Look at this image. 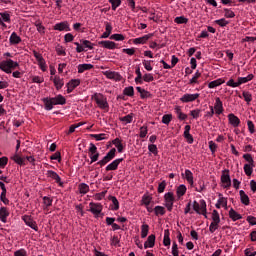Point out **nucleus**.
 Wrapping results in <instances>:
<instances>
[{
  "mask_svg": "<svg viewBox=\"0 0 256 256\" xmlns=\"http://www.w3.org/2000/svg\"><path fill=\"white\" fill-rule=\"evenodd\" d=\"M110 201H112V211H118L119 209V200H117V197L115 196H110Z\"/></svg>",
  "mask_w": 256,
  "mask_h": 256,
  "instance_id": "43",
  "label": "nucleus"
},
{
  "mask_svg": "<svg viewBox=\"0 0 256 256\" xmlns=\"http://www.w3.org/2000/svg\"><path fill=\"white\" fill-rule=\"evenodd\" d=\"M239 195H240L241 203H243V205H249L250 203L249 196L245 193V191L240 190Z\"/></svg>",
  "mask_w": 256,
  "mask_h": 256,
  "instance_id": "37",
  "label": "nucleus"
},
{
  "mask_svg": "<svg viewBox=\"0 0 256 256\" xmlns=\"http://www.w3.org/2000/svg\"><path fill=\"white\" fill-rule=\"evenodd\" d=\"M155 247V234L148 236L147 241L144 243V249H153Z\"/></svg>",
  "mask_w": 256,
  "mask_h": 256,
  "instance_id": "24",
  "label": "nucleus"
},
{
  "mask_svg": "<svg viewBox=\"0 0 256 256\" xmlns=\"http://www.w3.org/2000/svg\"><path fill=\"white\" fill-rule=\"evenodd\" d=\"M216 25H219V27H227V24L229 21H227L225 18H221L218 20H215Z\"/></svg>",
  "mask_w": 256,
  "mask_h": 256,
  "instance_id": "59",
  "label": "nucleus"
},
{
  "mask_svg": "<svg viewBox=\"0 0 256 256\" xmlns=\"http://www.w3.org/2000/svg\"><path fill=\"white\" fill-rule=\"evenodd\" d=\"M112 31H113V26H111V23L106 22L105 32L101 35V39H107L109 35H111Z\"/></svg>",
  "mask_w": 256,
  "mask_h": 256,
  "instance_id": "32",
  "label": "nucleus"
},
{
  "mask_svg": "<svg viewBox=\"0 0 256 256\" xmlns=\"http://www.w3.org/2000/svg\"><path fill=\"white\" fill-rule=\"evenodd\" d=\"M172 120H173V115H172V114H165V115L162 117V123H163L164 125H169Z\"/></svg>",
  "mask_w": 256,
  "mask_h": 256,
  "instance_id": "48",
  "label": "nucleus"
},
{
  "mask_svg": "<svg viewBox=\"0 0 256 256\" xmlns=\"http://www.w3.org/2000/svg\"><path fill=\"white\" fill-rule=\"evenodd\" d=\"M142 79L145 81V83H151V81H155V77H153V74L151 73L144 74Z\"/></svg>",
  "mask_w": 256,
  "mask_h": 256,
  "instance_id": "56",
  "label": "nucleus"
},
{
  "mask_svg": "<svg viewBox=\"0 0 256 256\" xmlns=\"http://www.w3.org/2000/svg\"><path fill=\"white\" fill-rule=\"evenodd\" d=\"M223 83H225V81L223 80V78H218L216 80L211 81L208 84V88L209 89H215L216 87H220V85H223Z\"/></svg>",
  "mask_w": 256,
  "mask_h": 256,
  "instance_id": "31",
  "label": "nucleus"
},
{
  "mask_svg": "<svg viewBox=\"0 0 256 256\" xmlns=\"http://www.w3.org/2000/svg\"><path fill=\"white\" fill-rule=\"evenodd\" d=\"M46 175L47 177H50V179H53L56 183L61 185V177L59 176V174H57V172L53 170H48Z\"/></svg>",
  "mask_w": 256,
  "mask_h": 256,
  "instance_id": "26",
  "label": "nucleus"
},
{
  "mask_svg": "<svg viewBox=\"0 0 256 256\" xmlns=\"http://www.w3.org/2000/svg\"><path fill=\"white\" fill-rule=\"evenodd\" d=\"M88 211L97 218L103 212V205L101 203L90 202Z\"/></svg>",
  "mask_w": 256,
  "mask_h": 256,
  "instance_id": "6",
  "label": "nucleus"
},
{
  "mask_svg": "<svg viewBox=\"0 0 256 256\" xmlns=\"http://www.w3.org/2000/svg\"><path fill=\"white\" fill-rule=\"evenodd\" d=\"M174 23H177V25H184L189 23V19L185 18V16H178L174 19Z\"/></svg>",
  "mask_w": 256,
  "mask_h": 256,
  "instance_id": "45",
  "label": "nucleus"
},
{
  "mask_svg": "<svg viewBox=\"0 0 256 256\" xmlns=\"http://www.w3.org/2000/svg\"><path fill=\"white\" fill-rule=\"evenodd\" d=\"M201 97V94L199 93H185L181 98V103H193V101H197V99Z\"/></svg>",
  "mask_w": 256,
  "mask_h": 256,
  "instance_id": "9",
  "label": "nucleus"
},
{
  "mask_svg": "<svg viewBox=\"0 0 256 256\" xmlns=\"http://www.w3.org/2000/svg\"><path fill=\"white\" fill-rule=\"evenodd\" d=\"M103 75H105V77H107V79H110L111 81H121L123 79V76H121L119 72L115 71L107 70L103 72Z\"/></svg>",
  "mask_w": 256,
  "mask_h": 256,
  "instance_id": "12",
  "label": "nucleus"
},
{
  "mask_svg": "<svg viewBox=\"0 0 256 256\" xmlns=\"http://www.w3.org/2000/svg\"><path fill=\"white\" fill-rule=\"evenodd\" d=\"M190 131H191V126L186 125L184 127V138L186 139L187 143H189L191 145L193 143L194 139H193V135H191Z\"/></svg>",
  "mask_w": 256,
  "mask_h": 256,
  "instance_id": "23",
  "label": "nucleus"
},
{
  "mask_svg": "<svg viewBox=\"0 0 256 256\" xmlns=\"http://www.w3.org/2000/svg\"><path fill=\"white\" fill-rule=\"evenodd\" d=\"M212 222L209 226L210 233H215L217 229H219V223H221V217L219 216V212L217 210L212 211L211 216Z\"/></svg>",
  "mask_w": 256,
  "mask_h": 256,
  "instance_id": "5",
  "label": "nucleus"
},
{
  "mask_svg": "<svg viewBox=\"0 0 256 256\" xmlns=\"http://www.w3.org/2000/svg\"><path fill=\"white\" fill-rule=\"evenodd\" d=\"M244 253L246 256H256V251L251 248L245 249Z\"/></svg>",
  "mask_w": 256,
  "mask_h": 256,
  "instance_id": "64",
  "label": "nucleus"
},
{
  "mask_svg": "<svg viewBox=\"0 0 256 256\" xmlns=\"http://www.w3.org/2000/svg\"><path fill=\"white\" fill-rule=\"evenodd\" d=\"M243 159L247 161L246 165H255V160H253V156H251V154H244Z\"/></svg>",
  "mask_w": 256,
  "mask_h": 256,
  "instance_id": "51",
  "label": "nucleus"
},
{
  "mask_svg": "<svg viewBox=\"0 0 256 256\" xmlns=\"http://www.w3.org/2000/svg\"><path fill=\"white\" fill-rule=\"evenodd\" d=\"M81 85V80L79 79H72L67 84V93H73V91L76 89V87H79Z\"/></svg>",
  "mask_w": 256,
  "mask_h": 256,
  "instance_id": "15",
  "label": "nucleus"
},
{
  "mask_svg": "<svg viewBox=\"0 0 256 256\" xmlns=\"http://www.w3.org/2000/svg\"><path fill=\"white\" fill-rule=\"evenodd\" d=\"M154 213L155 215L159 216V215H165V207L163 206H156L154 208Z\"/></svg>",
  "mask_w": 256,
  "mask_h": 256,
  "instance_id": "58",
  "label": "nucleus"
},
{
  "mask_svg": "<svg viewBox=\"0 0 256 256\" xmlns=\"http://www.w3.org/2000/svg\"><path fill=\"white\" fill-rule=\"evenodd\" d=\"M153 33H150V34H146L142 37H139V38H135L133 40V43L134 45H145V43H147V40L148 39H151V37H153Z\"/></svg>",
  "mask_w": 256,
  "mask_h": 256,
  "instance_id": "19",
  "label": "nucleus"
},
{
  "mask_svg": "<svg viewBox=\"0 0 256 256\" xmlns=\"http://www.w3.org/2000/svg\"><path fill=\"white\" fill-rule=\"evenodd\" d=\"M224 16L226 17V19H233V17H235V12H233V10L231 9H224Z\"/></svg>",
  "mask_w": 256,
  "mask_h": 256,
  "instance_id": "53",
  "label": "nucleus"
},
{
  "mask_svg": "<svg viewBox=\"0 0 256 256\" xmlns=\"http://www.w3.org/2000/svg\"><path fill=\"white\" fill-rule=\"evenodd\" d=\"M136 91H138V93H140L141 99H149V97H151V92H149L139 86L136 87Z\"/></svg>",
  "mask_w": 256,
  "mask_h": 256,
  "instance_id": "33",
  "label": "nucleus"
},
{
  "mask_svg": "<svg viewBox=\"0 0 256 256\" xmlns=\"http://www.w3.org/2000/svg\"><path fill=\"white\" fill-rule=\"evenodd\" d=\"M33 55L38 63V67L45 73L47 71V62L45 61V58H43V55L37 51H33Z\"/></svg>",
  "mask_w": 256,
  "mask_h": 256,
  "instance_id": "8",
  "label": "nucleus"
},
{
  "mask_svg": "<svg viewBox=\"0 0 256 256\" xmlns=\"http://www.w3.org/2000/svg\"><path fill=\"white\" fill-rule=\"evenodd\" d=\"M148 151L153 155H157V153H159V150L157 149V145L155 144L148 145Z\"/></svg>",
  "mask_w": 256,
  "mask_h": 256,
  "instance_id": "61",
  "label": "nucleus"
},
{
  "mask_svg": "<svg viewBox=\"0 0 256 256\" xmlns=\"http://www.w3.org/2000/svg\"><path fill=\"white\" fill-rule=\"evenodd\" d=\"M7 217H9V210L6 207L0 208V221L7 223Z\"/></svg>",
  "mask_w": 256,
  "mask_h": 256,
  "instance_id": "28",
  "label": "nucleus"
},
{
  "mask_svg": "<svg viewBox=\"0 0 256 256\" xmlns=\"http://www.w3.org/2000/svg\"><path fill=\"white\" fill-rule=\"evenodd\" d=\"M186 193H187V186H185V184H181L177 187L176 195L178 199H181V197H183V195H185Z\"/></svg>",
  "mask_w": 256,
  "mask_h": 256,
  "instance_id": "29",
  "label": "nucleus"
},
{
  "mask_svg": "<svg viewBox=\"0 0 256 256\" xmlns=\"http://www.w3.org/2000/svg\"><path fill=\"white\" fill-rule=\"evenodd\" d=\"M112 5V11H117V7L121 6V0H108Z\"/></svg>",
  "mask_w": 256,
  "mask_h": 256,
  "instance_id": "52",
  "label": "nucleus"
},
{
  "mask_svg": "<svg viewBox=\"0 0 256 256\" xmlns=\"http://www.w3.org/2000/svg\"><path fill=\"white\" fill-rule=\"evenodd\" d=\"M11 159L14 163H17V165H25V158H21V156L17 154L12 156Z\"/></svg>",
  "mask_w": 256,
  "mask_h": 256,
  "instance_id": "44",
  "label": "nucleus"
},
{
  "mask_svg": "<svg viewBox=\"0 0 256 256\" xmlns=\"http://www.w3.org/2000/svg\"><path fill=\"white\" fill-rule=\"evenodd\" d=\"M153 198H151V196L145 194L142 197V205H145L146 207H149V205L151 204Z\"/></svg>",
  "mask_w": 256,
  "mask_h": 256,
  "instance_id": "49",
  "label": "nucleus"
},
{
  "mask_svg": "<svg viewBox=\"0 0 256 256\" xmlns=\"http://www.w3.org/2000/svg\"><path fill=\"white\" fill-rule=\"evenodd\" d=\"M242 96L244 98V101H246V103H251L253 101V96L251 95V92H243Z\"/></svg>",
  "mask_w": 256,
  "mask_h": 256,
  "instance_id": "54",
  "label": "nucleus"
},
{
  "mask_svg": "<svg viewBox=\"0 0 256 256\" xmlns=\"http://www.w3.org/2000/svg\"><path fill=\"white\" fill-rule=\"evenodd\" d=\"M105 195H107V190L102 191L100 193H96L94 195V199L95 201H102V199H105Z\"/></svg>",
  "mask_w": 256,
  "mask_h": 256,
  "instance_id": "57",
  "label": "nucleus"
},
{
  "mask_svg": "<svg viewBox=\"0 0 256 256\" xmlns=\"http://www.w3.org/2000/svg\"><path fill=\"white\" fill-rule=\"evenodd\" d=\"M78 189L81 195H87V193H89V185L85 183H80Z\"/></svg>",
  "mask_w": 256,
  "mask_h": 256,
  "instance_id": "41",
  "label": "nucleus"
},
{
  "mask_svg": "<svg viewBox=\"0 0 256 256\" xmlns=\"http://www.w3.org/2000/svg\"><path fill=\"white\" fill-rule=\"evenodd\" d=\"M221 183L224 189H229L231 187V176L229 175V170H224L221 175Z\"/></svg>",
  "mask_w": 256,
  "mask_h": 256,
  "instance_id": "11",
  "label": "nucleus"
},
{
  "mask_svg": "<svg viewBox=\"0 0 256 256\" xmlns=\"http://www.w3.org/2000/svg\"><path fill=\"white\" fill-rule=\"evenodd\" d=\"M42 101L44 103V109L46 111H51L54 105H65V103H67V99H65L64 96L61 94L53 98H43Z\"/></svg>",
  "mask_w": 256,
  "mask_h": 256,
  "instance_id": "2",
  "label": "nucleus"
},
{
  "mask_svg": "<svg viewBox=\"0 0 256 256\" xmlns=\"http://www.w3.org/2000/svg\"><path fill=\"white\" fill-rule=\"evenodd\" d=\"M35 27L40 35H45V26L41 22H35Z\"/></svg>",
  "mask_w": 256,
  "mask_h": 256,
  "instance_id": "50",
  "label": "nucleus"
},
{
  "mask_svg": "<svg viewBox=\"0 0 256 256\" xmlns=\"http://www.w3.org/2000/svg\"><path fill=\"white\" fill-rule=\"evenodd\" d=\"M199 77H201V73L199 72V70H197L195 72V74L193 75V77L190 79V85H195L199 83Z\"/></svg>",
  "mask_w": 256,
  "mask_h": 256,
  "instance_id": "46",
  "label": "nucleus"
},
{
  "mask_svg": "<svg viewBox=\"0 0 256 256\" xmlns=\"http://www.w3.org/2000/svg\"><path fill=\"white\" fill-rule=\"evenodd\" d=\"M90 137H92V139H95L96 141H104L105 139H108V135L105 133L90 134Z\"/></svg>",
  "mask_w": 256,
  "mask_h": 256,
  "instance_id": "42",
  "label": "nucleus"
},
{
  "mask_svg": "<svg viewBox=\"0 0 256 256\" xmlns=\"http://www.w3.org/2000/svg\"><path fill=\"white\" fill-rule=\"evenodd\" d=\"M43 203H44V207H51L53 205V199H51L47 196H44Z\"/></svg>",
  "mask_w": 256,
  "mask_h": 256,
  "instance_id": "62",
  "label": "nucleus"
},
{
  "mask_svg": "<svg viewBox=\"0 0 256 256\" xmlns=\"http://www.w3.org/2000/svg\"><path fill=\"white\" fill-rule=\"evenodd\" d=\"M169 229L164 230V238H163V245L164 247H169L171 245V238H170Z\"/></svg>",
  "mask_w": 256,
  "mask_h": 256,
  "instance_id": "34",
  "label": "nucleus"
},
{
  "mask_svg": "<svg viewBox=\"0 0 256 256\" xmlns=\"http://www.w3.org/2000/svg\"><path fill=\"white\" fill-rule=\"evenodd\" d=\"M149 235V226L147 224H143L141 226V238L145 239Z\"/></svg>",
  "mask_w": 256,
  "mask_h": 256,
  "instance_id": "47",
  "label": "nucleus"
},
{
  "mask_svg": "<svg viewBox=\"0 0 256 256\" xmlns=\"http://www.w3.org/2000/svg\"><path fill=\"white\" fill-rule=\"evenodd\" d=\"M218 197L219 198L215 204L216 209H221V207L227 209V198L223 197V194H219Z\"/></svg>",
  "mask_w": 256,
  "mask_h": 256,
  "instance_id": "20",
  "label": "nucleus"
},
{
  "mask_svg": "<svg viewBox=\"0 0 256 256\" xmlns=\"http://www.w3.org/2000/svg\"><path fill=\"white\" fill-rule=\"evenodd\" d=\"M190 115L193 119H199L201 117V109L191 110Z\"/></svg>",
  "mask_w": 256,
  "mask_h": 256,
  "instance_id": "55",
  "label": "nucleus"
},
{
  "mask_svg": "<svg viewBox=\"0 0 256 256\" xmlns=\"http://www.w3.org/2000/svg\"><path fill=\"white\" fill-rule=\"evenodd\" d=\"M181 176H182V179H185L187 181L190 187H193L195 182L193 180V172H191V170L186 169L184 173L181 174Z\"/></svg>",
  "mask_w": 256,
  "mask_h": 256,
  "instance_id": "16",
  "label": "nucleus"
},
{
  "mask_svg": "<svg viewBox=\"0 0 256 256\" xmlns=\"http://www.w3.org/2000/svg\"><path fill=\"white\" fill-rule=\"evenodd\" d=\"M192 207L198 215H203L207 219V202L205 200H200L199 202L194 201Z\"/></svg>",
  "mask_w": 256,
  "mask_h": 256,
  "instance_id": "3",
  "label": "nucleus"
},
{
  "mask_svg": "<svg viewBox=\"0 0 256 256\" xmlns=\"http://www.w3.org/2000/svg\"><path fill=\"white\" fill-rule=\"evenodd\" d=\"M93 69V64H79L78 65V73H85V71H89Z\"/></svg>",
  "mask_w": 256,
  "mask_h": 256,
  "instance_id": "38",
  "label": "nucleus"
},
{
  "mask_svg": "<svg viewBox=\"0 0 256 256\" xmlns=\"http://www.w3.org/2000/svg\"><path fill=\"white\" fill-rule=\"evenodd\" d=\"M54 31H71L69 22L64 21V22L56 23L54 25Z\"/></svg>",
  "mask_w": 256,
  "mask_h": 256,
  "instance_id": "18",
  "label": "nucleus"
},
{
  "mask_svg": "<svg viewBox=\"0 0 256 256\" xmlns=\"http://www.w3.org/2000/svg\"><path fill=\"white\" fill-rule=\"evenodd\" d=\"M229 217L232 219V221H239V219H243V216L241 214L237 213L233 208L229 211Z\"/></svg>",
  "mask_w": 256,
  "mask_h": 256,
  "instance_id": "35",
  "label": "nucleus"
},
{
  "mask_svg": "<svg viewBox=\"0 0 256 256\" xmlns=\"http://www.w3.org/2000/svg\"><path fill=\"white\" fill-rule=\"evenodd\" d=\"M9 42L11 45H19V43H21V37L15 32H12L9 38Z\"/></svg>",
  "mask_w": 256,
  "mask_h": 256,
  "instance_id": "30",
  "label": "nucleus"
},
{
  "mask_svg": "<svg viewBox=\"0 0 256 256\" xmlns=\"http://www.w3.org/2000/svg\"><path fill=\"white\" fill-rule=\"evenodd\" d=\"M228 123H230L232 127H239L241 125V119L235 114L230 113L228 114Z\"/></svg>",
  "mask_w": 256,
  "mask_h": 256,
  "instance_id": "17",
  "label": "nucleus"
},
{
  "mask_svg": "<svg viewBox=\"0 0 256 256\" xmlns=\"http://www.w3.org/2000/svg\"><path fill=\"white\" fill-rule=\"evenodd\" d=\"M0 69L7 75H11L14 79H21L23 77V72L16 70L19 69V62L14 61L13 59H7L0 62ZM14 71V72H13Z\"/></svg>",
  "mask_w": 256,
  "mask_h": 256,
  "instance_id": "1",
  "label": "nucleus"
},
{
  "mask_svg": "<svg viewBox=\"0 0 256 256\" xmlns=\"http://www.w3.org/2000/svg\"><path fill=\"white\" fill-rule=\"evenodd\" d=\"M89 157L91 159V163H95V161H98L99 159V152H97V146L95 144L91 143L89 147Z\"/></svg>",
  "mask_w": 256,
  "mask_h": 256,
  "instance_id": "13",
  "label": "nucleus"
},
{
  "mask_svg": "<svg viewBox=\"0 0 256 256\" xmlns=\"http://www.w3.org/2000/svg\"><path fill=\"white\" fill-rule=\"evenodd\" d=\"M5 23H11V14L9 12H0V25L1 27H7V24Z\"/></svg>",
  "mask_w": 256,
  "mask_h": 256,
  "instance_id": "14",
  "label": "nucleus"
},
{
  "mask_svg": "<svg viewBox=\"0 0 256 256\" xmlns=\"http://www.w3.org/2000/svg\"><path fill=\"white\" fill-rule=\"evenodd\" d=\"M164 203L167 211H173V204L175 203V195L173 192L164 194Z\"/></svg>",
  "mask_w": 256,
  "mask_h": 256,
  "instance_id": "7",
  "label": "nucleus"
},
{
  "mask_svg": "<svg viewBox=\"0 0 256 256\" xmlns=\"http://www.w3.org/2000/svg\"><path fill=\"white\" fill-rule=\"evenodd\" d=\"M110 39L114 41H125V36H123L122 34H112L110 36Z\"/></svg>",
  "mask_w": 256,
  "mask_h": 256,
  "instance_id": "60",
  "label": "nucleus"
},
{
  "mask_svg": "<svg viewBox=\"0 0 256 256\" xmlns=\"http://www.w3.org/2000/svg\"><path fill=\"white\" fill-rule=\"evenodd\" d=\"M213 109L216 115H221V113H223V102L221 101V98L217 97L215 99V104Z\"/></svg>",
  "mask_w": 256,
  "mask_h": 256,
  "instance_id": "22",
  "label": "nucleus"
},
{
  "mask_svg": "<svg viewBox=\"0 0 256 256\" xmlns=\"http://www.w3.org/2000/svg\"><path fill=\"white\" fill-rule=\"evenodd\" d=\"M253 74H249L248 76L246 77H239L238 78V85L241 86L245 83H249V81H253Z\"/></svg>",
  "mask_w": 256,
  "mask_h": 256,
  "instance_id": "40",
  "label": "nucleus"
},
{
  "mask_svg": "<svg viewBox=\"0 0 256 256\" xmlns=\"http://www.w3.org/2000/svg\"><path fill=\"white\" fill-rule=\"evenodd\" d=\"M122 161H123V158H118L114 160L112 163L106 166V171H117V168L122 163Z\"/></svg>",
  "mask_w": 256,
  "mask_h": 256,
  "instance_id": "21",
  "label": "nucleus"
},
{
  "mask_svg": "<svg viewBox=\"0 0 256 256\" xmlns=\"http://www.w3.org/2000/svg\"><path fill=\"white\" fill-rule=\"evenodd\" d=\"M255 168V164H244V173L247 177H251L253 175V169Z\"/></svg>",
  "mask_w": 256,
  "mask_h": 256,
  "instance_id": "36",
  "label": "nucleus"
},
{
  "mask_svg": "<svg viewBox=\"0 0 256 256\" xmlns=\"http://www.w3.org/2000/svg\"><path fill=\"white\" fill-rule=\"evenodd\" d=\"M53 83H54V86L56 87L57 91H59V89H63V85H65L63 78H61L59 76H54Z\"/></svg>",
  "mask_w": 256,
  "mask_h": 256,
  "instance_id": "27",
  "label": "nucleus"
},
{
  "mask_svg": "<svg viewBox=\"0 0 256 256\" xmlns=\"http://www.w3.org/2000/svg\"><path fill=\"white\" fill-rule=\"evenodd\" d=\"M98 45H102V47H104V49H117V44H115V42L109 41V40L100 41V42H98Z\"/></svg>",
  "mask_w": 256,
  "mask_h": 256,
  "instance_id": "25",
  "label": "nucleus"
},
{
  "mask_svg": "<svg viewBox=\"0 0 256 256\" xmlns=\"http://www.w3.org/2000/svg\"><path fill=\"white\" fill-rule=\"evenodd\" d=\"M123 95H125L126 97H134L135 89L133 88V86L125 87L123 90Z\"/></svg>",
  "mask_w": 256,
  "mask_h": 256,
  "instance_id": "39",
  "label": "nucleus"
},
{
  "mask_svg": "<svg viewBox=\"0 0 256 256\" xmlns=\"http://www.w3.org/2000/svg\"><path fill=\"white\" fill-rule=\"evenodd\" d=\"M172 255L179 256V247L177 246V242H173L172 244Z\"/></svg>",
  "mask_w": 256,
  "mask_h": 256,
  "instance_id": "63",
  "label": "nucleus"
},
{
  "mask_svg": "<svg viewBox=\"0 0 256 256\" xmlns=\"http://www.w3.org/2000/svg\"><path fill=\"white\" fill-rule=\"evenodd\" d=\"M92 99L95 100V103L99 107V109H109V103L107 102V97L101 93H95L92 96Z\"/></svg>",
  "mask_w": 256,
  "mask_h": 256,
  "instance_id": "4",
  "label": "nucleus"
},
{
  "mask_svg": "<svg viewBox=\"0 0 256 256\" xmlns=\"http://www.w3.org/2000/svg\"><path fill=\"white\" fill-rule=\"evenodd\" d=\"M22 220L24 221L25 225L33 229L34 231H39V227L37 226V222L33 220L31 215H24L22 216Z\"/></svg>",
  "mask_w": 256,
  "mask_h": 256,
  "instance_id": "10",
  "label": "nucleus"
}]
</instances>
